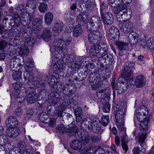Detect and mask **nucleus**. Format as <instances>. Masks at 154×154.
<instances>
[{"label":"nucleus","instance_id":"f257e3e1","mask_svg":"<svg viewBox=\"0 0 154 154\" xmlns=\"http://www.w3.org/2000/svg\"><path fill=\"white\" fill-rule=\"evenodd\" d=\"M71 41V38L69 37L66 41L62 39L57 38L55 39L53 45L54 49V56L58 59L64 58L67 54L66 47L69 44Z\"/></svg>","mask_w":154,"mask_h":154},{"label":"nucleus","instance_id":"f03ea898","mask_svg":"<svg viewBox=\"0 0 154 154\" xmlns=\"http://www.w3.org/2000/svg\"><path fill=\"white\" fill-rule=\"evenodd\" d=\"M34 17V15L32 14H29L26 12L23 13L20 15L17 13L13 14L14 22L17 26L22 24L23 26L28 25L30 23L31 20Z\"/></svg>","mask_w":154,"mask_h":154},{"label":"nucleus","instance_id":"7ed1b4c3","mask_svg":"<svg viewBox=\"0 0 154 154\" xmlns=\"http://www.w3.org/2000/svg\"><path fill=\"white\" fill-rule=\"evenodd\" d=\"M132 0H109V3L111 6L114 8L113 11L115 13L116 10L118 12H123L127 9V6L126 4L130 3Z\"/></svg>","mask_w":154,"mask_h":154},{"label":"nucleus","instance_id":"20e7f679","mask_svg":"<svg viewBox=\"0 0 154 154\" xmlns=\"http://www.w3.org/2000/svg\"><path fill=\"white\" fill-rule=\"evenodd\" d=\"M146 136V134L145 133L138 136L137 138L139 142L138 145L141 147V150L137 147H134L132 150L133 154H144L145 152L146 146L145 140Z\"/></svg>","mask_w":154,"mask_h":154},{"label":"nucleus","instance_id":"39448f33","mask_svg":"<svg viewBox=\"0 0 154 154\" xmlns=\"http://www.w3.org/2000/svg\"><path fill=\"white\" fill-rule=\"evenodd\" d=\"M87 25V28L89 30L92 29H99L102 26L100 17L98 16H93L89 19Z\"/></svg>","mask_w":154,"mask_h":154},{"label":"nucleus","instance_id":"423d86ee","mask_svg":"<svg viewBox=\"0 0 154 154\" xmlns=\"http://www.w3.org/2000/svg\"><path fill=\"white\" fill-rule=\"evenodd\" d=\"M134 63L132 61L127 62L125 63L123 75L125 80L130 81L133 80L132 76L133 74L132 69L134 68Z\"/></svg>","mask_w":154,"mask_h":154},{"label":"nucleus","instance_id":"0eeeda50","mask_svg":"<svg viewBox=\"0 0 154 154\" xmlns=\"http://www.w3.org/2000/svg\"><path fill=\"white\" fill-rule=\"evenodd\" d=\"M115 11V13L116 14L117 21L120 26L122 25L123 22L128 20L132 14V11L130 9H127L125 11L119 12H118L117 10Z\"/></svg>","mask_w":154,"mask_h":154},{"label":"nucleus","instance_id":"6e6552de","mask_svg":"<svg viewBox=\"0 0 154 154\" xmlns=\"http://www.w3.org/2000/svg\"><path fill=\"white\" fill-rule=\"evenodd\" d=\"M33 63L32 60L28 59L26 62L25 66L26 72L24 73V79L26 82L33 81V77L31 75V73L33 69Z\"/></svg>","mask_w":154,"mask_h":154},{"label":"nucleus","instance_id":"1a4fd4ad","mask_svg":"<svg viewBox=\"0 0 154 154\" xmlns=\"http://www.w3.org/2000/svg\"><path fill=\"white\" fill-rule=\"evenodd\" d=\"M63 101L64 102L62 104L57 108L58 110H59L58 113L59 114V116H63V111L70 105L72 106V104L74 103L75 101L74 99L73 98L69 97L68 99H64Z\"/></svg>","mask_w":154,"mask_h":154},{"label":"nucleus","instance_id":"9d476101","mask_svg":"<svg viewBox=\"0 0 154 154\" xmlns=\"http://www.w3.org/2000/svg\"><path fill=\"white\" fill-rule=\"evenodd\" d=\"M94 29L89 32L88 35L89 42L92 43L97 42L101 39L102 37V35L99 29Z\"/></svg>","mask_w":154,"mask_h":154},{"label":"nucleus","instance_id":"9b49d317","mask_svg":"<svg viewBox=\"0 0 154 154\" xmlns=\"http://www.w3.org/2000/svg\"><path fill=\"white\" fill-rule=\"evenodd\" d=\"M66 67L63 61H58L54 64L53 67V70L54 72L58 74L66 70Z\"/></svg>","mask_w":154,"mask_h":154},{"label":"nucleus","instance_id":"f8f14e48","mask_svg":"<svg viewBox=\"0 0 154 154\" xmlns=\"http://www.w3.org/2000/svg\"><path fill=\"white\" fill-rule=\"evenodd\" d=\"M101 50V47L99 46L98 44H95L92 46L89 51V55L90 57L94 58L100 57V52Z\"/></svg>","mask_w":154,"mask_h":154},{"label":"nucleus","instance_id":"ddd939ff","mask_svg":"<svg viewBox=\"0 0 154 154\" xmlns=\"http://www.w3.org/2000/svg\"><path fill=\"white\" fill-rule=\"evenodd\" d=\"M142 105L137 110H136L134 115L136 116H148L149 111L147 108L146 106L147 105L146 102L144 100L142 101Z\"/></svg>","mask_w":154,"mask_h":154},{"label":"nucleus","instance_id":"4468645a","mask_svg":"<svg viewBox=\"0 0 154 154\" xmlns=\"http://www.w3.org/2000/svg\"><path fill=\"white\" fill-rule=\"evenodd\" d=\"M103 23L107 25L112 24L114 21L112 14L109 12H105L101 15Z\"/></svg>","mask_w":154,"mask_h":154},{"label":"nucleus","instance_id":"2eb2a0df","mask_svg":"<svg viewBox=\"0 0 154 154\" xmlns=\"http://www.w3.org/2000/svg\"><path fill=\"white\" fill-rule=\"evenodd\" d=\"M122 24L121 29L124 33H128L133 30L134 27L133 24L129 20L123 22Z\"/></svg>","mask_w":154,"mask_h":154},{"label":"nucleus","instance_id":"dca6fc26","mask_svg":"<svg viewBox=\"0 0 154 154\" xmlns=\"http://www.w3.org/2000/svg\"><path fill=\"white\" fill-rule=\"evenodd\" d=\"M108 34L110 38L114 40H117L120 36L119 29L114 26H111L109 28Z\"/></svg>","mask_w":154,"mask_h":154},{"label":"nucleus","instance_id":"f3484780","mask_svg":"<svg viewBox=\"0 0 154 154\" xmlns=\"http://www.w3.org/2000/svg\"><path fill=\"white\" fill-rule=\"evenodd\" d=\"M6 132L9 137L16 138L18 136L20 133V130L17 127L8 128Z\"/></svg>","mask_w":154,"mask_h":154},{"label":"nucleus","instance_id":"a211bd4d","mask_svg":"<svg viewBox=\"0 0 154 154\" xmlns=\"http://www.w3.org/2000/svg\"><path fill=\"white\" fill-rule=\"evenodd\" d=\"M146 82V80L144 76L142 75H140L136 77L134 83L137 87L140 88L144 86Z\"/></svg>","mask_w":154,"mask_h":154},{"label":"nucleus","instance_id":"6ab92c4d","mask_svg":"<svg viewBox=\"0 0 154 154\" xmlns=\"http://www.w3.org/2000/svg\"><path fill=\"white\" fill-rule=\"evenodd\" d=\"M6 124L8 128L17 127L18 122L17 119L14 116H10L6 120Z\"/></svg>","mask_w":154,"mask_h":154},{"label":"nucleus","instance_id":"aec40b11","mask_svg":"<svg viewBox=\"0 0 154 154\" xmlns=\"http://www.w3.org/2000/svg\"><path fill=\"white\" fill-rule=\"evenodd\" d=\"M127 40L131 45H133L138 41V35L135 32H131L129 34Z\"/></svg>","mask_w":154,"mask_h":154},{"label":"nucleus","instance_id":"412c9836","mask_svg":"<svg viewBox=\"0 0 154 154\" xmlns=\"http://www.w3.org/2000/svg\"><path fill=\"white\" fill-rule=\"evenodd\" d=\"M143 121H141L139 126V129L140 132L142 133H145L148 129V123L149 119L147 117L143 118Z\"/></svg>","mask_w":154,"mask_h":154},{"label":"nucleus","instance_id":"4be33fe9","mask_svg":"<svg viewBox=\"0 0 154 154\" xmlns=\"http://www.w3.org/2000/svg\"><path fill=\"white\" fill-rule=\"evenodd\" d=\"M114 109L116 112V116H124L126 115V108L125 106L117 105L114 108Z\"/></svg>","mask_w":154,"mask_h":154},{"label":"nucleus","instance_id":"5701e85b","mask_svg":"<svg viewBox=\"0 0 154 154\" xmlns=\"http://www.w3.org/2000/svg\"><path fill=\"white\" fill-rule=\"evenodd\" d=\"M115 116L116 125L120 131H122L124 129V120L123 116Z\"/></svg>","mask_w":154,"mask_h":154},{"label":"nucleus","instance_id":"b1692460","mask_svg":"<svg viewBox=\"0 0 154 154\" xmlns=\"http://www.w3.org/2000/svg\"><path fill=\"white\" fill-rule=\"evenodd\" d=\"M92 81L93 84L91 86L92 89L96 90L101 86V81L100 77L94 76L92 78Z\"/></svg>","mask_w":154,"mask_h":154},{"label":"nucleus","instance_id":"393cba45","mask_svg":"<svg viewBox=\"0 0 154 154\" xmlns=\"http://www.w3.org/2000/svg\"><path fill=\"white\" fill-rule=\"evenodd\" d=\"M52 35L51 30L45 28L43 31L41 36L44 40L48 41L51 39Z\"/></svg>","mask_w":154,"mask_h":154},{"label":"nucleus","instance_id":"a878e982","mask_svg":"<svg viewBox=\"0 0 154 154\" xmlns=\"http://www.w3.org/2000/svg\"><path fill=\"white\" fill-rule=\"evenodd\" d=\"M37 96L36 92L32 91L28 94L27 96V100L29 103L32 104L37 100Z\"/></svg>","mask_w":154,"mask_h":154},{"label":"nucleus","instance_id":"bb28decb","mask_svg":"<svg viewBox=\"0 0 154 154\" xmlns=\"http://www.w3.org/2000/svg\"><path fill=\"white\" fill-rule=\"evenodd\" d=\"M53 18V13L50 12H47L45 15V22L47 25H49L52 22Z\"/></svg>","mask_w":154,"mask_h":154},{"label":"nucleus","instance_id":"cd10ccee","mask_svg":"<svg viewBox=\"0 0 154 154\" xmlns=\"http://www.w3.org/2000/svg\"><path fill=\"white\" fill-rule=\"evenodd\" d=\"M140 46H142L143 47L144 46H146L150 49L153 50L154 49V39L153 38L151 37L149 38L148 40L146 42L145 46L143 45V42H141Z\"/></svg>","mask_w":154,"mask_h":154},{"label":"nucleus","instance_id":"c85d7f7f","mask_svg":"<svg viewBox=\"0 0 154 154\" xmlns=\"http://www.w3.org/2000/svg\"><path fill=\"white\" fill-rule=\"evenodd\" d=\"M83 32V30L81 25L76 26L73 29L72 34L75 37H78L80 36Z\"/></svg>","mask_w":154,"mask_h":154},{"label":"nucleus","instance_id":"c756f323","mask_svg":"<svg viewBox=\"0 0 154 154\" xmlns=\"http://www.w3.org/2000/svg\"><path fill=\"white\" fill-rule=\"evenodd\" d=\"M70 146L74 150H79L82 148V143L78 140H74L70 143Z\"/></svg>","mask_w":154,"mask_h":154},{"label":"nucleus","instance_id":"7c9ffc66","mask_svg":"<svg viewBox=\"0 0 154 154\" xmlns=\"http://www.w3.org/2000/svg\"><path fill=\"white\" fill-rule=\"evenodd\" d=\"M128 86L124 83H119V85H116V87L117 92L119 94L124 92L127 89Z\"/></svg>","mask_w":154,"mask_h":154},{"label":"nucleus","instance_id":"2f4dec72","mask_svg":"<svg viewBox=\"0 0 154 154\" xmlns=\"http://www.w3.org/2000/svg\"><path fill=\"white\" fill-rule=\"evenodd\" d=\"M29 52V49L26 46H22L19 49L18 53L19 55L22 57L26 56Z\"/></svg>","mask_w":154,"mask_h":154},{"label":"nucleus","instance_id":"473e14b6","mask_svg":"<svg viewBox=\"0 0 154 154\" xmlns=\"http://www.w3.org/2000/svg\"><path fill=\"white\" fill-rule=\"evenodd\" d=\"M63 28V25L62 22L57 23L55 24L52 30L54 32L60 33Z\"/></svg>","mask_w":154,"mask_h":154},{"label":"nucleus","instance_id":"72a5a7b5","mask_svg":"<svg viewBox=\"0 0 154 154\" xmlns=\"http://www.w3.org/2000/svg\"><path fill=\"white\" fill-rule=\"evenodd\" d=\"M118 49L120 50H124L128 46V44L123 42H118L116 43Z\"/></svg>","mask_w":154,"mask_h":154},{"label":"nucleus","instance_id":"f704fd0d","mask_svg":"<svg viewBox=\"0 0 154 154\" xmlns=\"http://www.w3.org/2000/svg\"><path fill=\"white\" fill-rule=\"evenodd\" d=\"M48 83L50 86L53 88L56 87L57 82L55 81L53 75H50L49 76L48 79Z\"/></svg>","mask_w":154,"mask_h":154},{"label":"nucleus","instance_id":"c9c22d12","mask_svg":"<svg viewBox=\"0 0 154 154\" xmlns=\"http://www.w3.org/2000/svg\"><path fill=\"white\" fill-rule=\"evenodd\" d=\"M18 59L16 58H13L11 60L10 63V66L11 69L13 71L15 70L18 67V64L17 61Z\"/></svg>","mask_w":154,"mask_h":154},{"label":"nucleus","instance_id":"e433bc0d","mask_svg":"<svg viewBox=\"0 0 154 154\" xmlns=\"http://www.w3.org/2000/svg\"><path fill=\"white\" fill-rule=\"evenodd\" d=\"M12 76L13 79L15 80H21L22 78V73L20 71H16L12 74Z\"/></svg>","mask_w":154,"mask_h":154},{"label":"nucleus","instance_id":"4c0bfd02","mask_svg":"<svg viewBox=\"0 0 154 154\" xmlns=\"http://www.w3.org/2000/svg\"><path fill=\"white\" fill-rule=\"evenodd\" d=\"M64 17L65 20L66 21H72L74 20V15H72L67 12L64 13Z\"/></svg>","mask_w":154,"mask_h":154},{"label":"nucleus","instance_id":"58836bf2","mask_svg":"<svg viewBox=\"0 0 154 154\" xmlns=\"http://www.w3.org/2000/svg\"><path fill=\"white\" fill-rule=\"evenodd\" d=\"M110 104L108 101L105 102L103 104V111L104 112H108L110 109Z\"/></svg>","mask_w":154,"mask_h":154},{"label":"nucleus","instance_id":"ea45409f","mask_svg":"<svg viewBox=\"0 0 154 154\" xmlns=\"http://www.w3.org/2000/svg\"><path fill=\"white\" fill-rule=\"evenodd\" d=\"M85 17L86 15H79L78 21L79 24L83 25L86 23V19Z\"/></svg>","mask_w":154,"mask_h":154},{"label":"nucleus","instance_id":"a19ab883","mask_svg":"<svg viewBox=\"0 0 154 154\" xmlns=\"http://www.w3.org/2000/svg\"><path fill=\"white\" fill-rule=\"evenodd\" d=\"M53 95V97L50 100V104L53 106L56 104L59 101L58 97L55 96V94L53 92L51 94Z\"/></svg>","mask_w":154,"mask_h":154},{"label":"nucleus","instance_id":"79ce46f5","mask_svg":"<svg viewBox=\"0 0 154 154\" xmlns=\"http://www.w3.org/2000/svg\"><path fill=\"white\" fill-rule=\"evenodd\" d=\"M27 89L24 88V90L23 91V95L21 92H20L19 93L18 96L19 97L17 99L18 101H20V100H19V99H20L19 97L21 98V101L22 102L25 100L26 98V96L27 94Z\"/></svg>","mask_w":154,"mask_h":154},{"label":"nucleus","instance_id":"37998d69","mask_svg":"<svg viewBox=\"0 0 154 154\" xmlns=\"http://www.w3.org/2000/svg\"><path fill=\"white\" fill-rule=\"evenodd\" d=\"M8 139L6 135L0 136V145H5L8 142Z\"/></svg>","mask_w":154,"mask_h":154},{"label":"nucleus","instance_id":"c03bdc74","mask_svg":"<svg viewBox=\"0 0 154 154\" xmlns=\"http://www.w3.org/2000/svg\"><path fill=\"white\" fill-rule=\"evenodd\" d=\"M107 53H101V57L105 59L106 60H108L110 62L112 61V56L109 54H107Z\"/></svg>","mask_w":154,"mask_h":154},{"label":"nucleus","instance_id":"a18cd8bd","mask_svg":"<svg viewBox=\"0 0 154 154\" xmlns=\"http://www.w3.org/2000/svg\"><path fill=\"white\" fill-rule=\"evenodd\" d=\"M22 37L21 36H16L13 40V43L15 46L20 45L21 44Z\"/></svg>","mask_w":154,"mask_h":154},{"label":"nucleus","instance_id":"49530a36","mask_svg":"<svg viewBox=\"0 0 154 154\" xmlns=\"http://www.w3.org/2000/svg\"><path fill=\"white\" fill-rule=\"evenodd\" d=\"M109 116H102L101 122L102 125L103 126H106L109 122Z\"/></svg>","mask_w":154,"mask_h":154},{"label":"nucleus","instance_id":"de8ad7c7","mask_svg":"<svg viewBox=\"0 0 154 154\" xmlns=\"http://www.w3.org/2000/svg\"><path fill=\"white\" fill-rule=\"evenodd\" d=\"M74 58L73 56L72 55H69L67 56L66 58V62L68 65L71 66L74 62Z\"/></svg>","mask_w":154,"mask_h":154},{"label":"nucleus","instance_id":"09e8293b","mask_svg":"<svg viewBox=\"0 0 154 154\" xmlns=\"http://www.w3.org/2000/svg\"><path fill=\"white\" fill-rule=\"evenodd\" d=\"M56 128L57 131L60 133L64 132L66 130V128L62 124L58 125L56 127Z\"/></svg>","mask_w":154,"mask_h":154},{"label":"nucleus","instance_id":"8fccbe9b","mask_svg":"<svg viewBox=\"0 0 154 154\" xmlns=\"http://www.w3.org/2000/svg\"><path fill=\"white\" fill-rule=\"evenodd\" d=\"M17 146L20 149L23 150L26 148V144L24 141H20L18 143Z\"/></svg>","mask_w":154,"mask_h":154},{"label":"nucleus","instance_id":"3c124183","mask_svg":"<svg viewBox=\"0 0 154 154\" xmlns=\"http://www.w3.org/2000/svg\"><path fill=\"white\" fill-rule=\"evenodd\" d=\"M98 127L99 125L97 124L96 121L91 122L90 124V125H89L88 126V129L90 130L91 129H95Z\"/></svg>","mask_w":154,"mask_h":154},{"label":"nucleus","instance_id":"603ef678","mask_svg":"<svg viewBox=\"0 0 154 154\" xmlns=\"http://www.w3.org/2000/svg\"><path fill=\"white\" fill-rule=\"evenodd\" d=\"M38 119L42 122L48 123L50 120V118L47 117V116H38Z\"/></svg>","mask_w":154,"mask_h":154},{"label":"nucleus","instance_id":"864d4df0","mask_svg":"<svg viewBox=\"0 0 154 154\" xmlns=\"http://www.w3.org/2000/svg\"><path fill=\"white\" fill-rule=\"evenodd\" d=\"M121 142L122 143V146L123 149L125 151V152H126L128 149V147L127 145V143L126 142L124 138H123L121 140Z\"/></svg>","mask_w":154,"mask_h":154},{"label":"nucleus","instance_id":"5fc2aeb1","mask_svg":"<svg viewBox=\"0 0 154 154\" xmlns=\"http://www.w3.org/2000/svg\"><path fill=\"white\" fill-rule=\"evenodd\" d=\"M22 30V31L24 33H29L32 31L31 27L28 25L23 26Z\"/></svg>","mask_w":154,"mask_h":154},{"label":"nucleus","instance_id":"6e6d98bb","mask_svg":"<svg viewBox=\"0 0 154 154\" xmlns=\"http://www.w3.org/2000/svg\"><path fill=\"white\" fill-rule=\"evenodd\" d=\"M90 139V137L88 134L83 135L82 137L81 140L84 143H87L89 142Z\"/></svg>","mask_w":154,"mask_h":154},{"label":"nucleus","instance_id":"4d7b16f0","mask_svg":"<svg viewBox=\"0 0 154 154\" xmlns=\"http://www.w3.org/2000/svg\"><path fill=\"white\" fill-rule=\"evenodd\" d=\"M42 20L39 18L35 19L33 23L32 24L33 26H42Z\"/></svg>","mask_w":154,"mask_h":154},{"label":"nucleus","instance_id":"13d9d810","mask_svg":"<svg viewBox=\"0 0 154 154\" xmlns=\"http://www.w3.org/2000/svg\"><path fill=\"white\" fill-rule=\"evenodd\" d=\"M99 46L101 47V49L104 51V53H107L108 51V48L107 44L104 42L100 43L98 44Z\"/></svg>","mask_w":154,"mask_h":154},{"label":"nucleus","instance_id":"bf43d9fd","mask_svg":"<svg viewBox=\"0 0 154 154\" xmlns=\"http://www.w3.org/2000/svg\"><path fill=\"white\" fill-rule=\"evenodd\" d=\"M74 113L75 116L83 115L82 110L81 108L78 107L74 110Z\"/></svg>","mask_w":154,"mask_h":154},{"label":"nucleus","instance_id":"052dcab7","mask_svg":"<svg viewBox=\"0 0 154 154\" xmlns=\"http://www.w3.org/2000/svg\"><path fill=\"white\" fill-rule=\"evenodd\" d=\"M7 46V42L4 41H2L0 42V50L4 51L5 48Z\"/></svg>","mask_w":154,"mask_h":154},{"label":"nucleus","instance_id":"680f3d73","mask_svg":"<svg viewBox=\"0 0 154 154\" xmlns=\"http://www.w3.org/2000/svg\"><path fill=\"white\" fill-rule=\"evenodd\" d=\"M80 63L79 61H76L74 63V66H73L72 64L71 66H70L74 70H78L80 68Z\"/></svg>","mask_w":154,"mask_h":154},{"label":"nucleus","instance_id":"e2e57ef3","mask_svg":"<svg viewBox=\"0 0 154 154\" xmlns=\"http://www.w3.org/2000/svg\"><path fill=\"white\" fill-rule=\"evenodd\" d=\"M16 9L17 11H20V14L21 15L22 13H25L24 6V5H18L16 8Z\"/></svg>","mask_w":154,"mask_h":154},{"label":"nucleus","instance_id":"0e129e2a","mask_svg":"<svg viewBox=\"0 0 154 154\" xmlns=\"http://www.w3.org/2000/svg\"><path fill=\"white\" fill-rule=\"evenodd\" d=\"M56 120L55 119L53 118H50V120L48 123H49V125L51 127H54L56 125Z\"/></svg>","mask_w":154,"mask_h":154},{"label":"nucleus","instance_id":"69168bd1","mask_svg":"<svg viewBox=\"0 0 154 154\" xmlns=\"http://www.w3.org/2000/svg\"><path fill=\"white\" fill-rule=\"evenodd\" d=\"M104 92V90L102 89L98 90L97 91L96 94L97 96L99 98H103L102 95H103Z\"/></svg>","mask_w":154,"mask_h":154},{"label":"nucleus","instance_id":"338daca9","mask_svg":"<svg viewBox=\"0 0 154 154\" xmlns=\"http://www.w3.org/2000/svg\"><path fill=\"white\" fill-rule=\"evenodd\" d=\"M107 6L106 4H103L102 6L101 7L100 9V12L101 15L102 14H103V13L105 12V9L107 8Z\"/></svg>","mask_w":154,"mask_h":154},{"label":"nucleus","instance_id":"774afa93","mask_svg":"<svg viewBox=\"0 0 154 154\" xmlns=\"http://www.w3.org/2000/svg\"><path fill=\"white\" fill-rule=\"evenodd\" d=\"M23 154H32V152L31 149L30 148L23 150L22 152Z\"/></svg>","mask_w":154,"mask_h":154}]
</instances>
